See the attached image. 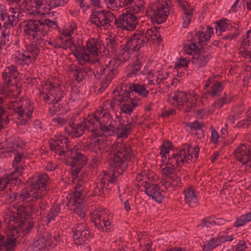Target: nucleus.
<instances>
[{"label":"nucleus","instance_id":"obj_40","mask_svg":"<svg viewBox=\"0 0 251 251\" xmlns=\"http://www.w3.org/2000/svg\"><path fill=\"white\" fill-rule=\"evenodd\" d=\"M41 97L45 102L49 104H52L56 99L57 101H60L64 97V93L60 94L55 93V92H49L48 94L44 92L41 93Z\"/></svg>","mask_w":251,"mask_h":251},{"label":"nucleus","instance_id":"obj_50","mask_svg":"<svg viewBox=\"0 0 251 251\" xmlns=\"http://www.w3.org/2000/svg\"><path fill=\"white\" fill-rule=\"evenodd\" d=\"M243 112L242 108H235L229 113L226 119L227 124H234V122L240 118V115Z\"/></svg>","mask_w":251,"mask_h":251},{"label":"nucleus","instance_id":"obj_14","mask_svg":"<svg viewBox=\"0 0 251 251\" xmlns=\"http://www.w3.org/2000/svg\"><path fill=\"white\" fill-rule=\"evenodd\" d=\"M43 0H25L20 5V8L29 15H45L48 10L46 8Z\"/></svg>","mask_w":251,"mask_h":251},{"label":"nucleus","instance_id":"obj_47","mask_svg":"<svg viewBox=\"0 0 251 251\" xmlns=\"http://www.w3.org/2000/svg\"><path fill=\"white\" fill-rule=\"evenodd\" d=\"M22 190L20 192L19 194H17L16 193L10 192L8 193L5 196V201L7 202L10 203L15 201V200H17L18 201H26L27 199H29L30 198L29 196H25V197H21L22 195Z\"/></svg>","mask_w":251,"mask_h":251},{"label":"nucleus","instance_id":"obj_6","mask_svg":"<svg viewBox=\"0 0 251 251\" xmlns=\"http://www.w3.org/2000/svg\"><path fill=\"white\" fill-rule=\"evenodd\" d=\"M87 122L91 126H99L103 133L109 136L115 134V123L108 112L96 111L94 116L88 117Z\"/></svg>","mask_w":251,"mask_h":251},{"label":"nucleus","instance_id":"obj_21","mask_svg":"<svg viewBox=\"0 0 251 251\" xmlns=\"http://www.w3.org/2000/svg\"><path fill=\"white\" fill-rule=\"evenodd\" d=\"M121 64V61L117 57L105 60V67L100 68L99 73L102 75L107 73L106 79L110 81L118 74V68Z\"/></svg>","mask_w":251,"mask_h":251},{"label":"nucleus","instance_id":"obj_28","mask_svg":"<svg viewBox=\"0 0 251 251\" xmlns=\"http://www.w3.org/2000/svg\"><path fill=\"white\" fill-rule=\"evenodd\" d=\"M145 61V58L140 55H137L136 61L131 65L130 68L127 74V77L130 78L137 75H142L141 74V68Z\"/></svg>","mask_w":251,"mask_h":251},{"label":"nucleus","instance_id":"obj_55","mask_svg":"<svg viewBox=\"0 0 251 251\" xmlns=\"http://www.w3.org/2000/svg\"><path fill=\"white\" fill-rule=\"evenodd\" d=\"M76 28V24L74 22H71L68 26L63 29L61 34L64 37L71 38Z\"/></svg>","mask_w":251,"mask_h":251},{"label":"nucleus","instance_id":"obj_27","mask_svg":"<svg viewBox=\"0 0 251 251\" xmlns=\"http://www.w3.org/2000/svg\"><path fill=\"white\" fill-rule=\"evenodd\" d=\"M66 156L71 158V165L73 167L75 166L82 167L86 164L87 161L86 157L83 154L73 150H71L70 153H68Z\"/></svg>","mask_w":251,"mask_h":251},{"label":"nucleus","instance_id":"obj_62","mask_svg":"<svg viewBox=\"0 0 251 251\" xmlns=\"http://www.w3.org/2000/svg\"><path fill=\"white\" fill-rule=\"evenodd\" d=\"M141 74H143V75H148L147 78L149 81V84H153V85H159V82L158 81V78L157 77V75H154L153 74H151L150 72L146 71L145 70H143L141 72Z\"/></svg>","mask_w":251,"mask_h":251},{"label":"nucleus","instance_id":"obj_32","mask_svg":"<svg viewBox=\"0 0 251 251\" xmlns=\"http://www.w3.org/2000/svg\"><path fill=\"white\" fill-rule=\"evenodd\" d=\"M22 141L18 138L10 139L4 142L0 143V150L6 152H10L13 151V149L16 147H21Z\"/></svg>","mask_w":251,"mask_h":251},{"label":"nucleus","instance_id":"obj_36","mask_svg":"<svg viewBox=\"0 0 251 251\" xmlns=\"http://www.w3.org/2000/svg\"><path fill=\"white\" fill-rule=\"evenodd\" d=\"M122 8L128 10V12L139 13L142 10V2L138 5L134 4V0H121Z\"/></svg>","mask_w":251,"mask_h":251},{"label":"nucleus","instance_id":"obj_12","mask_svg":"<svg viewBox=\"0 0 251 251\" xmlns=\"http://www.w3.org/2000/svg\"><path fill=\"white\" fill-rule=\"evenodd\" d=\"M50 148L60 155H67L72 150L71 144L68 138L61 135L51 139Z\"/></svg>","mask_w":251,"mask_h":251},{"label":"nucleus","instance_id":"obj_46","mask_svg":"<svg viewBox=\"0 0 251 251\" xmlns=\"http://www.w3.org/2000/svg\"><path fill=\"white\" fill-rule=\"evenodd\" d=\"M241 46L246 55L251 57V30H248L246 33V37L243 39Z\"/></svg>","mask_w":251,"mask_h":251},{"label":"nucleus","instance_id":"obj_44","mask_svg":"<svg viewBox=\"0 0 251 251\" xmlns=\"http://www.w3.org/2000/svg\"><path fill=\"white\" fill-rule=\"evenodd\" d=\"M131 52H132V48L126 42L123 47L121 53L116 57L118 59H119L122 63H123L130 58Z\"/></svg>","mask_w":251,"mask_h":251},{"label":"nucleus","instance_id":"obj_13","mask_svg":"<svg viewBox=\"0 0 251 251\" xmlns=\"http://www.w3.org/2000/svg\"><path fill=\"white\" fill-rule=\"evenodd\" d=\"M111 217L108 210L101 208L94 211L91 216L92 222L100 231H104V227L110 226L111 223L109 220Z\"/></svg>","mask_w":251,"mask_h":251},{"label":"nucleus","instance_id":"obj_19","mask_svg":"<svg viewBox=\"0 0 251 251\" xmlns=\"http://www.w3.org/2000/svg\"><path fill=\"white\" fill-rule=\"evenodd\" d=\"M234 155L237 160L243 165L251 168V147L250 145L243 144L234 151Z\"/></svg>","mask_w":251,"mask_h":251},{"label":"nucleus","instance_id":"obj_54","mask_svg":"<svg viewBox=\"0 0 251 251\" xmlns=\"http://www.w3.org/2000/svg\"><path fill=\"white\" fill-rule=\"evenodd\" d=\"M4 99L0 97V130L4 128V125L9 123V119L7 116H4L5 110L2 107L4 103Z\"/></svg>","mask_w":251,"mask_h":251},{"label":"nucleus","instance_id":"obj_2","mask_svg":"<svg viewBox=\"0 0 251 251\" xmlns=\"http://www.w3.org/2000/svg\"><path fill=\"white\" fill-rule=\"evenodd\" d=\"M135 125V122L131 119V121L129 122L123 128L117 137V140L111 146L109 164L112 168L116 169L120 174L126 169V161L134 158V154L130 145L123 142L122 140L123 138H127Z\"/></svg>","mask_w":251,"mask_h":251},{"label":"nucleus","instance_id":"obj_35","mask_svg":"<svg viewBox=\"0 0 251 251\" xmlns=\"http://www.w3.org/2000/svg\"><path fill=\"white\" fill-rule=\"evenodd\" d=\"M0 92L13 98H16L19 95V90L17 86L12 84V82L5 85L2 82L0 87Z\"/></svg>","mask_w":251,"mask_h":251},{"label":"nucleus","instance_id":"obj_45","mask_svg":"<svg viewBox=\"0 0 251 251\" xmlns=\"http://www.w3.org/2000/svg\"><path fill=\"white\" fill-rule=\"evenodd\" d=\"M129 89L130 91L133 92V97H134V93H137L143 97H147L149 94V91L146 90L145 86L139 84L132 83L130 85Z\"/></svg>","mask_w":251,"mask_h":251},{"label":"nucleus","instance_id":"obj_9","mask_svg":"<svg viewBox=\"0 0 251 251\" xmlns=\"http://www.w3.org/2000/svg\"><path fill=\"white\" fill-rule=\"evenodd\" d=\"M12 107L18 115L19 124L25 125L31 118L34 110L33 103L27 99L21 100L19 101H13Z\"/></svg>","mask_w":251,"mask_h":251},{"label":"nucleus","instance_id":"obj_53","mask_svg":"<svg viewBox=\"0 0 251 251\" xmlns=\"http://www.w3.org/2000/svg\"><path fill=\"white\" fill-rule=\"evenodd\" d=\"M144 36H147L148 41L151 39L153 42L157 41L160 42L161 41L160 33L157 31L156 28H151L148 29Z\"/></svg>","mask_w":251,"mask_h":251},{"label":"nucleus","instance_id":"obj_48","mask_svg":"<svg viewBox=\"0 0 251 251\" xmlns=\"http://www.w3.org/2000/svg\"><path fill=\"white\" fill-rule=\"evenodd\" d=\"M43 89L49 92H55V93L60 94V93H63L60 90V84L55 82H52L50 81H46L44 82L43 84Z\"/></svg>","mask_w":251,"mask_h":251},{"label":"nucleus","instance_id":"obj_64","mask_svg":"<svg viewBox=\"0 0 251 251\" xmlns=\"http://www.w3.org/2000/svg\"><path fill=\"white\" fill-rule=\"evenodd\" d=\"M171 147V143L169 141L164 142L160 147V155L162 158H166V154L169 153Z\"/></svg>","mask_w":251,"mask_h":251},{"label":"nucleus","instance_id":"obj_56","mask_svg":"<svg viewBox=\"0 0 251 251\" xmlns=\"http://www.w3.org/2000/svg\"><path fill=\"white\" fill-rule=\"evenodd\" d=\"M229 25L228 21L226 19H222L217 23L215 26V29L217 34L219 36L221 33L228 30Z\"/></svg>","mask_w":251,"mask_h":251},{"label":"nucleus","instance_id":"obj_23","mask_svg":"<svg viewBox=\"0 0 251 251\" xmlns=\"http://www.w3.org/2000/svg\"><path fill=\"white\" fill-rule=\"evenodd\" d=\"M107 144L103 138H95L86 143L84 145L85 149L93 151L96 153H102L107 147Z\"/></svg>","mask_w":251,"mask_h":251},{"label":"nucleus","instance_id":"obj_39","mask_svg":"<svg viewBox=\"0 0 251 251\" xmlns=\"http://www.w3.org/2000/svg\"><path fill=\"white\" fill-rule=\"evenodd\" d=\"M109 176L106 172H103V176L100 178V182L98 183L97 186L94 188L93 196H100L103 191L104 188L105 186L107 181H109Z\"/></svg>","mask_w":251,"mask_h":251},{"label":"nucleus","instance_id":"obj_30","mask_svg":"<svg viewBox=\"0 0 251 251\" xmlns=\"http://www.w3.org/2000/svg\"><path fill=\"white\" fill-rule=\"evenodd\" d=\"M18 74L16 66L11 65L6 67L1 74L2 82H4V85H7L12 82V79H15L17 77Z\"/></svg>","mask_w":251,"mask_h":251},{"label":"nucleus","instance_id":"obj_34","mask_svg":"<svg viewBox=\"0 0 251 251\" xmlns=\"http://www.w3.org/2000/svg\"><path fill=\"white\" fill-rule=\"evenodd\" d=\"M185 201L186 204L190 207H195L198 204L197 196L193 187H189L184 190Z\"/></svg>","mask_w":251,"mask_h":251},{"label":"nucleus","instance_id":"obj_60","mask_svg":"<svg viewBox=\"0 0 251 251\" xmlns=\"http://www.w3.org/2000/svg\"><path fill=\"white\" fill-rule=\"evenodd\" d=\"M220 241L217 238H213L206 241L203 246H202L204 251H210L219 245Z\"/></svg>","mask_w":251,"mask_h":251},{"label":"nucleus","instance_id":"obj_52","mask_svg":"<svg viewBox=\"0 0 251 251\" xmlns=\"http://www.w3.org/2000/svg\"><path fill=\"white\" fill-rule=\"evenodd\" d=\"M44 2V4H45V6L47 8L48 7L47 11L45 12V14H48L50 10L51 9L52 7H56L58 6L63 5L64 3V0H43ZM46 11V10H45Z\"/></svg>","mask_w":251,"mask_h":251},{"label":"nucleus","instance_id":"obj_3","mask_svg":"<svg viewBox=\"0 0 251 251\" xmlns=\"http://www.w3.org/2000/svg\"><path fill=\"white\" fill-rule=\"evenodd\" d=\"M199 148H192L190 144H185L183 148L172 155H169L165 166L162 169V177L170 179L175 176L176 168L181 164L195 162L198 157Z\"/></svg>","mask_w":251,"mask_h":251},{"label":"nucleus","instance_id":"obj_59","mask_svg":"<svg viewBox=\"0 0 251 251\" xmlns=\"http://www.w3.org/2000/svg\"><path fill=\"white\" fill-rule=\"evenodd\" d=\"M208 29V34L203 32H199L195 35V38H197L199 43H202L204 42L207 41L210 38V34L213 33V28L207 27Z\"/></svg>","mask_w":251,"mask_h":251},{"label":"nucleus","instance_id":"obj_7","mask_svg":"<svg viewBox=\"0 0 251 251\" xmlns=\"http://www.w3.org/2000/svg\"><path fill=\"white\" fill-rule=\"evenodd\" d=\"M199 96L196 91H190L188 94L183 91H176L169 95L168 101L173 106L180 108L186 106L188 112L194 108Z\"/></svg>","mask_w":251,"mask_h":251},{"label":"nucleus","instance_id":"obj_33","mask_svg":"<svg viewBox=\"0 0 251 251\" xmlns=\"http://www.w3.org/2000/svg\"><path fill=\"white\" fill-rule=\"evenodd\" d=\"M94 75V71L90 67H79L74 71V75L75 80L78 82H82L83 79H86L89 76Z\"/></svg>","mask_w":251,"mask_h":251},{"label":"nucleus","instance_id":"obj_57","mask_svg":"<svg viewBox=\"0 0 251 251\" xmlns=\"http://www.w3.org/2000/svg\"><path fill=\"white\" fill-rule=\"evenodd\" d=\"M15 167V170L8 175V178H9L10 180H12L14 184L20 181L19 176H22L23 171L24 170V167L22 166L18 167L17 166Z\"/></svg>","mask_w":251,"mask_h":251},{"label":"nucleus","instance_id":"obj_41","mask_svg":"<svg viewBox=\"0 0 251 251\" xmlns=\"http://www.w3.org/2000/svg\"><path fill=\"white\" fill-rule=\"evenodd\" d=\"M25 146V144L22 142V145L21 147H16L15 149H13V151H11L10 153H11L14 155V159L13 161V165L14 167L18 166V165L21 162L22 159L24 156V154L22 151V149Z\"/></svg>","mask_w":251,"mask_h":251},{"label":"nucleus","instance_id":"obj_37","mask_svg":"<svg viewBox=\"0 0 251 251\" xmlns=\"http://www.w3.org/2000/svg\"><path fill=\"white\" fill-rule=\"evenodd\" d=\"M83 194L81 190H75V192L69 194L67 197V205L68 206H74L78 203H82Z\"/></svg>","mask_w":251,"mask_h":251},{"label":"nucleus","instance_id":"obj_43","mask_svg":"<svg viewBox=\"0 0 251 251\" xmlns=\"http://www.w3.org/2000/svg\"><path fill=\"white\" fill-rule=\"evenodd\" d=\"M87 51L90 53L92 57L97 58L98 54V41L94 38L90 39L87 41L86 49Z\"/></svg>","mask_w":251,"mask_h":251},{"label":"nucleus","instance_id":"obj_26","mask_svg":"<svg viewBox=\"0 0 251 251\" xmlns=\"http://www.w3.org/2000/svg\"><path fill=\"white\" fill-rule=\"evenodd\" d=\"M45 40L39 39L34 40L31 43L26 47V50L25 51L35 61L36 57L40 53V47L45 45Z\"/></svg>","mask_w":251,"mask_h":251},{"label":"nucleus","instance_id":"obj_1","mask_svg":"<svg viewBox=\"0 0 251 251\" xmlns=\"http://www.w3.org/2000/svg\"><path fill=\"white\" fill-rule=\"evenodd\" d=\"M4 214V220L7 224L8 231L7 237L0 234V250L4 247L7 251H13L16 239L28 233L32 229L34 222L27 217L24 212L7 209Z\"/></svg>","mask_w":251,"mask_h":251},{"label":"nucleus","instance_id":"obj_51","mask_svg":"<svg viewBox=\"0 0 251 251\" xmlns=\"http://www.w3.org/2000/svg\"><path fill=\"white\" fill-rule=\"evenodd\" d=\"M10 42L9 29L4 28L0 38V50H2L5 46H9Z\"/></svg>","mask_w":251,"mask_h":251},{"label":"nucleus","instance_id":"obj_61","mask_svg":"<svg viewBox=\"0 0 251 251\" xmlns=\"http://www.w3.org/2000/svg\"><path fill=\"white\" fill-rule=\"evenodd\" d=\"M107 8L113 11H117L122 8L121 0H104Z\"/></svg>","mask_w":251,"mask_h":251},{"label":"nucleus","instance_id":"obj_17","mask_svg":"<svg viewBox=\"0 0 251 251\" xmlns=\"http://www.w3.org/2000/svg\"><path fill=\"white\" fill-rule=\"evenodd\" d=\"M87 119H84L82 122L79 124H75L74 123L70 124L71 128L70 135L75 138L81 136L84 133L86 129H88L90 132L93 133L96 136H100V134H99V131L95 127L91 128L90 125L87 122Z\"/></svg>","mask_w":251,"mask_h":251},{"label":"nucleus","instance_id":"obj_24","mask_svg":"<svg viewBox=\"0 0 251 251\" xmlns=\"http://www.w3.org/2000/svg\"><path fill=\"white\" fill-rule=\"evenodd\" d=\"M211 58V56L210 53L201 50L195 52L192 57V62L197 68H201L205 66Z\"/></svg>","mask_w":251,"mask_h":251},{"label":"nucleus","instance_id":"obj_15","mask_svg":"<svg viewBox=\"0 0 251 251\" xmlns=\"http://www.w3.org/2000/svg\"><path fill=\"white\" fill-rule=\"evenodd\" d=\"M136 13L133 12L123 13L114 19L115 24L118 27L127 30H134L138 24Z\"/></svg>","mask_w":251,"mask_h":251},{"label":"nucleus","instance_id":"obj_42","mask_svg":"<svg viewBox=\"0 0 251 251\" xmlns=\"http://www.w3.org/2000/svg\"><path fill=\"white\" fill-rule=\"evenodd\" d=\"M16 62L17 64L22 66H28L31 63L35 62V61L25 51L20 53L16 58Z\"/></svg>","mask_w":251,"mask_h":251},{"label":"nucleus","instance_id":"obj_16","mask_svg":"<svg viewBox=\"0 0 251 251\" xmlns=\"http://www.w3.org/2000/svg\"><path fill=\"white\" fill-rule=\"evenodd\" d=\"M73 240L76 245L83 244L91 237L89 228L86 223L77 224L72 228Z\"/></svg>","mask_w":251,"mask_h":251},{"label":"nucleus","instance_id":"obj_4","mask_svg":"<svg viewBox=\"0 0 251 251\" xmlns=\"http://www.w3.org/2000/svg\"><path fill=\"white\" fill-rule=\"evenodd\" d=\"M158 176L151 170H144L139 173L136 177L135 185L143 187L146 194L157 202L160 203L164 198L158 185L155 183Z\"/></svg>","mask_w":251,"mask_h":251},{"label":"nucleus","instance_id":"obj_10","mask_svg":"<svg viewBox=\"0 0 251 251\" xmlns=\"http://www.w3.org/2000/svg\"><path fill=\"white\" fill-rule=\"evenodd\" d=\"M23 24V32L25 35L32 37L33 40H45L47 32L44 31L42 21L29 19L24 21Z\"/></svg>","mask_w":251,"mask_h":251},{"label":"nucleus","instance_id":"obj_22","mask_svg":"<svg viewBox=\"0 0 251 251\" xmlns=\"http://www.w3.org/2000/svg\"><path fill=\"white\" fill-rule=\"evenodd\" d=\"M73 54L75 56L78 63L81 65L87 62L94 63L98 61L97 58L92 57L85 49H82L79 46L74 49Z\"/></svg>","mask_w":251,"mask_h":251},{"label":"nucleus","instance_id":"obj_49","mask_svg":"<svg viewBox=\"0 0 251 251\" xmlns=\"http://www.w3.org/2000/svg\"><path fill=\"white\" fill-rule=\"evenodd\" d=\"M59 39L61 41V43L59 45V47L64 50H67V49H71L72 51V53H73L74 49H75V48H77L79 47L74 45V44L72 42V38L60 37Z\"/></svg>","mask_w":251,"mask_h":251},{"label":"nucleus","instance_id":"obj_11","mask_svg":"<svg viewBox=\"0 0 251 251\" xmlns=\"http://www.w3.org/2000/svg\"><path fill=\"white\" fill-rule=\"evenodd\" d=\"M114 19L115 16L112 12L104 10L94 11L90 16L91 23L100 29L108 28Z\"/></svg>","mask_w":251,"mask_h":251},{"label":"nucleus","instance_id":"obj_31","mask_svg":"<svg viewBox=\"0 0 251 251\" xmlns=\"http://www.w3.org/2000/svg\"><path fill=\"white\" fill-rule=\"evenodd\" d=\"M113 99L119 101V102H126L132 99L133 97V92L128 90H124L123 88L121 89L120 92L118 89H115L113 92Z\"/></svg>","mask_w":251,"mask_h":251},{"label":"nucleus","instance_id":"obj_29","mask_svg":"<svg viewBox=\"0 0 251 251\" xmlns=\"http://www.w3.org/2000/svg\"><path fill=\"white\" fill-rule=\"evenodd\" d=\"M50 234L48 232H45L38 237L32 245V248L35 251H46L45 248L49 247L47 245L49 238Z\"/></svg>","mask_w":251,"mask_h":251},{"label":"nucleus","instance_id":"obj_5","mask_svg":"<svg viewBox=\"0 0 251 251\" xmlns=\"http://www.w3.org/2000/svg\"><path fill=\"white\" fill-rule=\"evenodd\" d=\"M49 180V177L45 173L35 174L28 178L30 184L22 190L21 197L29 196L30 200L28 201L33 202L41 199L47 194L46 186Z\"/></svg>","mask_w":251,"mask_h":251},{"label":"nucleus","instance_id":"obj_18","mask_svg":"<svg viewBox=\"0 0 251 251\" xmlns=\"http://www.w3.org/2000/svg\"><path fill=\"white\" fill-rule=\"evenodd\" d=\"M18 9L10 7L8 12L0 13V20L3 22L4 28L8 29L9 27L14 26L19 22V16L21 15Z\"/></svg>","mask_w":251,"mask_h":251},{"label":"nucleus","instance_id":"obj_8","mask_svg":"<svg viewBox=\"0 0 251 251\" xmlns=\"http://www.w3.org/2000/svg\"><path fill=\"white\" fill-rule=\"evenodd\" d=\"M172 11L171 0H166L165 2L158 0L152 1L148 9V12L158 24L164 22Z\"/></svg>","mask_w":251,"mask_h":251},{"label":"nucleus","instance_id":"obj_20","mask_svg":"<svg viewBox=\"0 0 251 251\" xmlns=\"http://www.w3.org/2000/svg\"><path fill=\"white\" fill-rule=\"evenodd\" d=\"M148 41V39L144 36L143 32L137 30L130 36L127 43L132 48L133 52H138L142 48L147 46Z\"/></svg>","mask_w":251,"mask_h":251},{"label":"nucleus","instance_id":"obj_58","mask_svg":"<svg viewBox=\"0 0 251 251\" xmlns=\"http://www.w3.org/2000/svg\"><path fill=\"white\" fill-rule=\"evenodd\" d=\"M60 212V206L58 204L53 205L49 211L47 215V219L48 220V223L50 222L51 221L54 220L55 217L58 216Z\"/></svg>","mask_w":251,"mask_h":251},{"label":"nucleus","instance_id":"obj_38","mask_svg":"<svg viewBox=\"0 0 251 251\" xmlns=\"http://www.w3.org/2000/svg\"><path fill=\"white\" fill-rule=\"evenodd\" d=\"M140 103L139 99L132 98L130 100L124 103L121 106V111L126 114L130 115L132 113L133 109L137 106Z\"/></svg>","mask_w":251,"mask_h":251},{"label":"nucleus","instance_id":"obj_63","mask_svg":"<svg viewBox=\"0 0 251 251\" xmlns=\"http://www.w3.org/2000/svg\"><path fill=\"white\" fill-rule=\"evenodd\" d=\"M115 104L113 100H108L104 101L101 106V109L100 111L103 112H108L110 114V110H114ZM98 111H99L98 110Z\"/></svg>","mask_w":251,"mask_h":251},{"label":"nucleus","instance_id":"obj_25","mask_svg":"<svg viewBox=\"0 0 251 251\" xmlns=\"http://www.w3.org/2000/svg\"><path fill=\"white\" fill-rule=\"evenodd\" d=\"M210 87L207 92L209 95L214 97L219 96L223 89L221 83L215 80L214 78L210 77L204 85V87Z\"/></svg>","mask_w":251,"mask_h":251}]
</instances>
